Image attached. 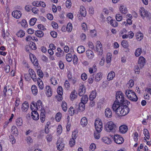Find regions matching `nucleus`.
<instances>
[{
	"mask_svg": "<svg viewBox=\"0 0 151 151\" xmlns=\"http://www.w3.org/2000/svg\"><path fill=\"white\" fill-rule=\"evenodd\" d=\"M88 100V98L86 95H84L81 99V102L86 104L87 103Z\"/></svg>",
	"mask_w": 151,
	"mask_h": 151,
	"instance_id": "e433bc0d",
	"label": "nucleus"
},
{
	"mask_svg": "<svg viewBox=\"0 0 151 151\" xmlns=\"http://www.w3.org/2000/svg\"><path fill=\"white\" fill-rule=\"evenodd\" d=\"M86 104L81 102L79 104V109L81 111H83L85 109V104Z\"/></svg>",
	"mask_w": 151,
	"mask_h": 151,
	"instance_id": "79ce46f5",
	"label": "nucleus"
},
{
	"mask_svg": "<svg viewBox=\"0 0 151 151\" xmlns=\"http://www.w3.org/2000/svg\"><path fill=\"white\" fill-rule=\"evenodd\" d=\"M142 53V49L138 48L137 49L135 52V55L136 57L139 56Z\"/></svg>",
	"mask_w": 151,
	"mask_h": 151,
	"instance_id": "a18cd8bd",
	"label": "nucleus"
},
{
	"mask_svg": "<svg viewBox=\"0 0 151 151\" xmlns=\"http://www.w3.org/2000/svg\"><path fill=\"white\" fill-rule=\"evenodd\" d=\"M140 13L141 16L144 19L145 17H146L149 19L150 18V13L148 12L145 10L144 8H141L140 9Z\"/></svg>",
	"mask_w": 151,
	"mask_h": 151,
	"instance_id": "423d86ee",
	"label": "nucleus"
},
{
	"mask_svg": "<svg viewBox=\"0 0 151 151\" xmlns=\"http://www.w3.org/2000/svg\"><path fill=\"white\" fill-rule=\"evenodd\" d=\"M29 73L33 80L34 81H36L37 80V76L34 70L30 68L29 70Z\"/></svg>",
	"mask_w": 151,
	"mask_h": 151,
	"instance_id": "ddd939ff",
	"label": "nucleus"
},
{
	"mask_svg": "<svg viewBox=\"0 0 151 151\" xmlns=\"http://www.w3.org/2000/svg\"><path fill=\"white\" fill-rule=\"evenodd\" d=\"M119 10L122 14H126L127 12V10L126 7L124 5L120 6L119 8Z\"/></svg>",
	"mask_w": 151,
	"mask_h": 151,
	"instance_id": "b1692460",
	"label": "nucleus"
},
{
	"mask_svg": "<svg viewBox=\"0 0 151 151\" xmlns=\"http://www.w3.org/2000/svg\"><path fill=\"white\" fill-rule=\"evenodd\" d=\"M29 45L30 48L32 50H35L37 49L35 44L32 42H30Z\"/></svg>",
	"mask_w": 151,
	"mask_h": 151,
	"instance_id": "49530a36",
	"label": "nucleus"
},
{
	"mask_svg": "<svg viewBox=\"0 0 151 151\" xmlns=\"http://www.w3.org/2000/svg\"><path fill=\"white\" fill-rule=\"evenodd\" d=\"M140 67L139 65H137L134 67V70L136 73L139 74L140 72Z\"/></svg>",
	"mask_w": 151,
	"mask_h": 151,
	"instance_id": "680f3d73",
	"label": "nucleus"
},
{
	"mask_svg": "<svg viewBox=\"0 0 151 151\" xmlns=\"http://www.w3.org/2000/svg\"><path fill=\"white\" fill-rule=\"evenodd\" d=\"M16 124L18 126H20L23 124L22 120L20 117L17 118L16 119Z\"/></svg>",
	"mask_w": 151,
	"mask_h": 151,
	"instance_id": "f704fd0d",
	"label": "nucleus"
},
{
	"mask_svg": "<svg viewBox=\"0 0 151 151\" xmlns=\"http://www.w3.org/2000/svg\"><path fill=\"white\" fill-rule=\"evenodd\" d=\"M31 114L32 118L34 120H37L39 119V115L36 111H32L31 113Z\"/></svg>",
	"mask_w": 151,
	"mask_h": 151,
	"instance_id": "f3484780",
	"label": "nucleus"
},
{
	"mask_svg": "<svg viewBox=\"0 0 151 151\" xmlns=\"http://www.w3.org/2000/svg\"><path fill=\"white\" fill-rule=\"evenodd\" d=\"M96 91H92L89 96L90 100H93L96 96Z\"/></svg>",
	"mask_w": 151,
	"mask_h": 151,
	"instance_id": "7c9ffc66",
	"label": "nucleus"
},
{
	"mask_svg": "<svg viewBox=\"0 0 151 151\" xmlns=\"http://www.w3.org/2000/svg\"><path fill=\"white\" fill-rule=\"evenodd\" d=\"M31 90L33 94L36 95L37 93V89L35 85H33L31 87Z\"/></svg>",
	"mask_w": 151,
	"mask_h": 151,
	"instance_id": "72a5a7b5",
	"label": "nucleus"
},
{
	"mask_svg": "<svg viewBox=\"0 0 151 151\" xmlns=\"http://www.w3.org/2000/svg\"><path fill=\"white\" fill-rule=\"evenodd\" d=\"M35 35L37 37H42L44 35L43 32L41 30H37L35 32Z\"/></svg>",
	"mask_w": 151,
	"mask_h": 151,
	"instance_id": "4c0bfd02",
	"label": "nucleus"
},
{
	"mask_svg": "<svg viewBox=\"0 0 151 151\" xmlns=\"http://www.w3.org/2000/svg\"><path fill=\"white\" fill-rule=\"evenodd\" d=\"M42 3V1H34L32 3V4L34 6L39 7L41 6Z\"/></svg>",
	"mask_w": 151,
	"mask_h": 151,
	"instance_id": "09e8293b",
	"label": "nucleus"
},
{
	"mask_svg": "<svg viewBox=\"0 0 151 151\" xmlns=\"http://www.w3.org/2000/svg\"><path fill=\"white\" fill-rule=\"evenodd\" d=\"M135 36L136 39L138 41H141L143 38V35L140 32L137 33Z\"/></svg>",
	"mask_w": 151,
	"mask_h": 151,
	"instance_id": "bb28decb",
	"label": "nucleus"
},
{
	"mask_svg": "<svg viewBox=\"0 0 151 151\" xmlns=\"http://www.w3.org/2000/svg\"><path fill=\"white\" fill-rule=\"evenodd\" d=\"M26 40L27 41H30V42H32L31 41L32 40L37 41H38V39L35 37H32L29 35L26 37Z\"/></svg>",
	"mask_w": 151,
	"mask_h": 151,
	"instance_id": "c756f323",
	"label": "nucleus"
},
{
	"mask_svg": "<svg viewBox=\"0 0 151 151\" xmlns=\"http://www.w3.org/2000/svg\"><path fill=\"white\" fill-rule=\"evenodd\" d=\"M12 15L14 18L18 19L21 17L22 13L20 11L16 10L12 12Z\"/></svg>",
	"mask_w": 151,
	"mask_h": 151,
	"instance_id": "4468645a",
	"label": "nucleus"
},
{
	"mask_svg": "<svg viewBox=\"0 0 151 151\" xmlns=\"http://www.w3.org/2000/svg\"><path fill=\"white\" fill-rule=\"evenodd\" d=\"M144 134L147 139H149V134L148 131L147 129H144Z\"/></svg>",
	"mask_w": 151,
	"mask_h": 151,
	"instance_id": "3c124183",
	"label": "nucleus"
},
{
	"mask_svg": "<svg viewBox=\"0 0 151 151\" xmlns=\"http://www.w3.org/2000/svg\"><path fill=\"white\" fill-rule=\"evenodd\" d=\"M96 50L98 52V54L101 55L103 53V48L102 45L100 41H97L96 43Z\"/></svg>",
	"mask_w": 151,
	"mask_h": 151,
	"instance_id": "1a4fd4ad",
	"label": "nucleus"
},
{
	"mask_svg": "<svg viewBox=\"0 0 151 151\" xmlns=\"http://www.w3.org/2000/svg\"><path fill=\"white\" fill-rule=\"evenodd\" d=\"M80 12L81 15L84 17H85L87 14L85 8L83 6H81Z\"/></svg>",
	"mask_w": 151,
	"mask_h": 151,
	"instance_id": "393cba45",
	"label": "nucleus"
},
{
	"mask_svg": "<svg viewBox=\"0 0 151 151\" xmlns=\"http://www.w3.org/2000/svg\"><path fill=\"white\" fill-rule=\"evenodd\" d=\"M70 98L71 100L73 101L77 97V93L75 91H72L70 94Z\"/></svg>",
	"mask_w": 151,
	"mask_h": 151,
	"instance_id": "c9c22d12",
	"label": "nucleus"
},
{
	"mask_svg": "<svg viewBox=\"0 0 151 151\" xmlns=\"http://www.w3.org/2000/svg\"><path fill=\"white\" fill-rule=\"evenodd\" d=\"M116 126L112 121L107 122L104 126V129L107 132H114L115 131Z\"/></svg>",
	"mask_w": 151,
	"mask_h": 151,
	"instance_id": "20e7f679",
	"label": "nucleus"
},
{
	"mask_svg": "<svg viewBox=\"0 0 151 151\" xmlns=\"http://www.w3.org/2000/svg\"><path fill=\"white\" fill-rule=\"evenodd\" d=\"M127 127L125 125H121L119 127V131L121 133L123 134L126 133L127 132Z\"/></svg>",
	"mask_w": 151,
	"mask_h": 151,
	"instance_id": "aec40b11",
	"label": "nucleus"
},
{
	"mask_svg": "<svg viewBox=\"0 0 151 151\" xmlns=\"http://www.w3.org/2000/svg\"><path fill=\"white\" fill-rule=\"evenodd\" d=\"M114 141L116 143L118 144H121L124 141V139L121 136L118 134L114 135Z\"/></svg>",
	"mask_w": 151,
	"mask_h": 151,
	"instance_id": "0eeeda50",
	"label": "nucleus"
},
{
	"mask_svg": "<svg viewBox=\"0 0 151 151\" xmlns=\"http://www.w3.org/2000/svg\"><path fill=\"white\" fill-rule=\"evenodd\" d=\"M61 106L63 111H66L67 110V104L66 102L63 101L62 103Z\"/></svg>",
	"mask_w": 151,
	"mask_h": 151,
	"instance_id": "c03bdc74",
	"label": "nucleus"
},
{
	"mask_svg": "<svg viewBox=\"0 0 151 151\" xmlns=\"http://www.w3.org/2000/svg\"><path fill=\"white\" fill-rule=\"evenodd\" d=\"M127 86L129 88L132 87L134 85V82L132 80H130L127 83Z\"/></svg>",
	"mask_w": 151,
	"mask_h": 151,
	"instance_id": "864d4df0",
	"label": "nucleus"
},
{
	"mask_svg": "<svg viewBox=\"0 0 151 151\" xmlns=\"http://www.w3.org/2000/svg\"><path fill=\"white\" fill-rule=\"evenodd\" d=\"M29 108V104L27 101H25L22 104L21 108L22 111H26Z\"/></svg>",
	"mask_w": 151,
	"mask_h": 151,
	"instance_id": "6ab92c4d",
	"label": "nucleus"
},
{
	"mask_svg": "<svg viewBox=\"0 0 151 151\" xmlns=\"http://www.w3.org/2000/svg\"><path fill=\"white\" fill-rule=\"evenodd\" d=\"M37 19L35 18H33L30 20L29 24L31 26H33L36 23Z\"/></svg>",
	"mask_w": 151,
	"mask_h": 151,
	"instance_id": "603ef678",
	"label": "nucleus"
},
{
	"mask_svg": "<svg viewBox=\"0 0 151 151\" xmlns=\"http://www.w3.org/2000/svg\"><path fill=\"white\" fill-rule=\"evenodd\" d=\"M102 73L101 72L97 73L95 77V80L97 82L101 80L102 77Z\"/></svg>",
	"mask_w": 151,
	"mask_h": 151,
	"instance_id": "5701e85b",
	"label": "nucleus"
},
{
	"mask_svg": "<svg viewBox=\"0 0 151 151\" xmlns=\"http://www.w3.org/2000/svg\"><path fill=\"white\" fill-rule=\"evenodd\" d=\"M32 104L33 105L34 107L36 108L37 110H40V109H42V103L41 101L40 100H38L36 103L33 101L32 102Z\"/></svg>",
	"mask_w": 151,
	"mask_h": 151,
	"instance_id": "f8f14e48",
	"label": "nucleus"
},
{
	"mask_svg": "<svg viewBox=\"0 0 151 151\" xmlns=\"http://www.w3.org/2000/svg\"><path fill=\"white\" fill-rule=\"evenodd\" d=\"M86 92V88L83 84L80 85L78 90V94L80 96H82Z\"/></svg>",
	"mask_w": 151,
	"mask_h": 151,
	"instance_id": "9b49d317",
	"label": "nucleus"
},
{
	"mask_svg": "<svg viewBox=\"0 0 151 151\" xmlns=\"http://www.w3.org/2000/svg\"><path fill=\"white\" fill-rule=\"evenodd\" d=\"M95 126L97 132H101L102 129V123L101 120H96L95 122Z\"/></svg>",
	"mask_w": 151,
	"mask_h": 151,
	"instance_id": "39448f33",
	"label": "nucleus"
},
{
	"mask_svg": "<svg viewBox=\"0 0 151 151\" xmlns=\"http://www.w3.org/2000/svg\"><path fill=\"white\" fill-rule=\"evenodd\" d=\"M32 58L31 57H30V59L31 60V61L35 66L38 67L39 65V64L38 63V60L35 56L33 55H32Z\"/></svg>",
	"mask_w": 151,
	"mask_h": 151,
	"instance_id": "412c9836",
	"label": "nucleus"
},
{
	"mask_svg": "<svg viewBox=\"0 0 151 151\" xmlns=\"http://www.w3.org/2000/svg\"><path fill=\"white\" fill-rule=\"evenodd\" d=\"M110 24L113 27H116L117 26L118 23L115 20H111Z\"/></svg>",
	"mask_w": 151,
	"mask_h": 151,
	"instance_id": "5fc2aeb1",
	"label": "nucleus"
},
{
	"mask_svg": "<svg viewBox=\"0 0 151 151\" xmlns=\"http://www.w3.org/2000/svg\"><path fill=\"white\" fill-rule=\"evenodd\" d=\"M17 35L20 37H22L24 36V32L22 30H19L17 33Z\"/></svg>",
	"mask_w": 151,
	"mask_h": 151,
	"instance_id": "37998d69",
	"label": "nucleus"
},
{
	"mask_svg": "<svg viewBox=\"0 0 151 151\" xmlns=\"http://www.w3.org/2000/svg\"><path fill=\"white\" fill-rule=\"evenodd\" d=\"M65 57L66 60L68 62H71L73 59V56L70 53H68L67 54Z\"/></svg>",
	"mask_w": 151,
	"mask_h": 151,
	"instance_id": "a19ab883",
	"label": "nucleus"
},
{
	"mask_svg": "<svg viewBox=\"0 0 151 151\" xmlns=\"http://www.w3.org/2000/svg\"><path fill=\"white\" fill-rule=\"evenodd\" d=\"M105 115L106 117L111 118L112 116V112L111 109L109 108H107L105 110Z\"/></svg>",
	"mask_w": 151,
	"mask_h": 151,
	"instance_id": "2eb2a0df",
	"label": "nucleus"
},
{
	"mask_svg": "<svg viewBox=\"0 0 151 151\" xmlns=\"http://www.w3.org/2000/svg\"><path fill=\"white\" fill-rule=\"evenodd\" d=\"M116 19L117 21L119 22L122 20V17L120 14H116Z\"/></svg>",
	"mask_w": 151,
	"mask_h": 151,
	"instance_id": "e2e57ef3",
	"label": "nucleus"
},
{
	"mask_svg": "<svg viewBox=\"0 0 151 151\" xmlns=\"http://www.w3.org/2000/svg\"><path fill=\"white\" fill-rule=\"evenodd\" d=\"M102 141L107 144H111V139L110 138L106 137H104L102 138Z\"/></svg>",
	"mask_w": 151,
	"mask_h": 151,
	"instance_id": "c85d7f7f",
	"label": "nucleus"
},
{
	"mask_svg": "<svg viewBox=\"0 0 151 151\" xmlns=\"http://www.w3.org/2000/svg\"><path fill=\"white\" fill-rule=\"evenodd\" d=\"M127 103L130 104V102L127 100L124 99V94L121 91L118 92L116 93V99L113 104H116Z\"/></svg>",
	"mask_w": 151,
	"mask_h": 151,
	"instance_id": "f03ea898",
	"label": "nucleus"
},
{
	"mask_svg": "<svg viewBox=\"0 0 151 151\" xmlns=\"http://www.w3.org/2000/svg\"><path fill=\"white\" fill-rule=\"evenodd\" d=\"M115 76V73L113 71H111L108 74L107 76V79L108 81L112 80Z\"/></svg>",
	"mask_w": 151,
	"mask_h": 151,
	"instance_id": "4be33fe9",
	"label": "nucleus"
},
{
	"mask_svg": "<svg viewBox=\"0 0 151 151\" xmlns=\"http://www.w3.org/2000/svg\"><path fill=\"white\" fill-rule=\"evenodd\" d=\"M85 48L83 46H79L77 49V51L79 53H82L85 51Z\"/></svg>",
	"mask_w": 151,
	"mask_h": 151,
	"instance_id": "2f4dec72",
	"label": "nucleus"
},
{
	"mask_svg": "<svg viewBox=\"0 0 151 151\" xmlns=\"http://www.w3.org/2000/svg\"><path fill=\"white\" fill-rule=\"evenodd\" d=\"M78 59L77 56L75 55H74L73 58V62L75 65H77L78 63Z\"/></svg>",
	"mask_w": 151,
	"mask_h": 151,
	"instance_id": "4d7b16f0",
	"label": "nucleus"
},
{
	"mask_svg": "<svg viewBox=\"0 0 151 151\" xmlns=\"http://www.w3.org/2000/svg\"><path fill=\"white\" fill-rule=\"evenodd\" d=\"M69 114L70 116H72L74 114L75 110L74 108L72 107H70L68 111Z\"/></svg>",
	"mask_w": 151,
	"mask_h": 151,
	"instance_id": "8fccbe9b",
	"label": "nucleus"
},
{
	"mask_svg": "<svg viewBox=\"0 0 151 151\" xmlns=\"http://www.w3.org/2000/svg\"><path fill=\"white\" fill-rule=\"evenodd\" d=\"M74 133V132H73L72 135V137L70 139L69 141V144L71 147H73L75 144V140L74 139V138H73V136Z\"/></svg>",
	"mask_w": 151,
	"mask_h": 151,
	"instance_id": "58836bf2",
	"label": "nucleus"
},
{
	"mask_svg": "<svg viewBox=\"0 0 151 151\" xmlns=\"http://www.w3.org/2000/svg\"><path fill=\"white\" fill-rule=\"evenodd\" d=\"M100 132H95L94 133V138L96 139H99L100 137Z\"/></svg>",
	"mask_w": 151,
	"mask_h": 151,
	"instance_id": "13d9d810",
	"label": "nucleus"
},
{
	"mask_svg": "<svg viewBox=\"0 0 151 151\" xmlns=\"http://www.w3.org/2000/svg\"><path fill=\"white\" fill-rule=\"evenodd\" d=\"M121 45L124 47L126 48L128 46V42L125 40H123L121 42Z\"/></svg>",
	"mask_w": 151,
	"mask_h": 151,
	"instance_id": "0e129e2a",
	"label": "nucleus"
},
{
	"mask_svg": "<svg viewBox=\"0 0 151 151\" xmlns=\"http://www.w3.org/2000/svg\"><path fill=\"white\" fill-rule=\"evenodd\" d=\"M73 26L72 24L70 22L68 23L67 26L66 30L68 32H70L72 29Z\"/></svg>",
	"mask_w": 151,
	"mask_h": 151,
	"instance_id": "ea45409f",
	"label": "nucleus"
},
{
	"mask_svg": "<svg viewBox=\"0 0 151 151\" xmlns=\"http://www.w3.org/2000/svg\"><path fill=\"white\" fill-rule=\"evenodd\" d=\"M57 93L59 95H62L63 88L62 87L59 86L58 87L57 89Z\"/></svg>",
	"mask_w": 151,
	"mask_h": 151,
	"instance_id": "bf43d9fd",
	"label": "nucleus"
},
{
	"mask_svg": "<svg viewBox=\"0 0 151 151\" xmlns=\"http://www.w3.org/2000/svg\"><path fill=\"white\" fill-rule=\"evenodd\" d=\"M145 63V59L142 56L139 57L138 61V65L139 66L140 69L143 67Z\"/></svg>",
	"mask_w": 151,
	"mask_h": 151,
	"instance_id": "9d476101",
	"label": "nucleus"
},
{
	"mask_svg": "<svg viewBox=\"0 0 151 151\" xmlns=\"http://www.w3.org/2000/svg\"><path fill=\"white\" fill-rule=\"evenodd\" d=\"M12 133L14 134H17L18 133L17 128L15 126H13L11 129Z\"/></svg>",
	"mask_w": 151,
	"mask_h": 151,
	"instance_id": "de8ad7c7",
	"label": "nucleus"
},
{
	"mask_svg": "<svg viewBox=\"0 0 151 151\" xmlns=\"http://www.w3.org/2000/svg\"><path fill=\"white\" fill-rule=\"evenodd\" d=\"M61 117V114L60 112L58 113L55 116V119L58 122L60 121Z\"/></svg>",
	"mask_w": 151,
	"mask_h": 151,
	"instance_id": "6e6d98bb",
	"label": "nucleus"
},
{
	"mask_svg": "<svg viewBox=\"0 0 151 151\" xmlns=\"http://www.w3.org/2000/svg\"><path fill=\"white\" fill-rule=\"evenodd\" d=\"M87 123V120L86 117H83L81 119V124L82 127H84L86 126Z\"/></svg>",
	"mask_w": 151,
	"mask_h": 151,
	"instance_id": "a878e982",
	"label": "nucleus"
},
{
	"mask_svg": "<svg viewBox=\"0 0 151 151\" xmlns=\"http://www.w3.org/2000/svg\"><path fill=\"white\" fill-rule=\"evenodd\" d=\"M40 116L41 121L43 123L44 122L45 118V112L44 111H42L41 112Z\"/></svg>",
	"mask_w": 151,
	"mask_h": 151,
	"instance_id": "473e14b6",
	"label": "nucleus"
},
{
	"mask_svg": "<svg viewBox=\"0 0 151 151\" xmlns=\"http://www.w3.org/2000/svg\"><path fill=\"white\" fill-rule=\"evenodd\" d=\"M46 94L48 97H50L52 94V91L50 87L47 86L45 87Z\"/></svg>",
	"mask_w": 151,
	"mask_h": 151,
	"instance_id": "dca6fc26",
	"label": "nucleus"
},
{
	"mask_svg": "<svg viewBox=\"0 0 151 151\" xmlns=\"http://www.w3.org/2000/svg\"><path fill=\"white\" fill-rule=\"evenodd\" d=\"M125 94L128 98L132 101H136L138 100L135 93L132 90H127L125 91Z\"/></svg>",
	"mask_w": 151,
	"mask_h": 151,
	"instance_id": "7ed1b4c3",
	"label": "nucleus"
},
{
	"mask_svg": "<svg viewBox=\"0 0 151 151\" xmlns=\"http://www.w3.org/2000/svg\"><path fill=\"white\" fill-rule=\"evenodd\" d=\"M129 104L125 103L117 104H113L112 109L118 116H124L127 114L129 112V109L128 107Z\"/></svg>",
	"mask_w": 151,
	"mask_h": 151,
	"instance_id": "f257e3e1",
	"label": "nucleus"
},
{
	"mask_svg": "<svg viewBox=\"0 0 151 151\" xmlns=\"http://www.w3.org/2000/svg\"><path fill=\"white\" fill-rule=\"evenodd\" d=\"M62 131V127L61 125H59L58 126V128L57 132L58 134H60L61 133Z\"/></svg>",
	"mask_w": 151,
	"mask_h": 151,
	"instance_id": "69168bd1",
	"label": "nucleus"
},
{
	"mask_svg": "<svg viewBox=\"0 0 151 151\" xmlns=\"http://www.w3.org/2000/svg\"><path fill=\"white\" fill-rule=\"evenodd\" d=\"M37 74L38 76L41 78H43V74L42 73V70L38 69L37 70Z\"/></svg>",
	"mask_w": 151,
	"mask_h": 151,
	"instance_id": "338daca9",
	"label": "nucleus"
},
{
	"mask_svg": "<svg viewBox=\"0 0 151 151\" xmlns=\"http://www.w3.org/2000/svg\"><path fill=\"white\" fill-rule=\"evenodd\" d=\"M10 67L8 65H6L4 67V70L6 73H8L9 72Z\"/></svg>",
	"mask_w": 151,
	"mask_h": 151,
	"instance_id": "774afa93",
	"label": "nucleus"
},
{
	"mask_svg": "<svg viewBox=\"0 0 151 151\" xmlns=\"http://www.w3.org/2000/svg\"><path fill=\"white\" fill-rule=\"evenodd\" d=\"M21 24L22 26L24 27H27L28 25L27 22L25 19H23L21 22Z\"/></svg>",
	"mask_w": 151,
	"mask_h": 151,
	"instance_id": "052dcab7",
	"label": "nucleus"
},
{
	"mask_svg": "<svg viewBox=\"0 0 151 151\" xmlns=\"http://www.w3.org/2000/svg\"><path fill=\"white\" fill-rule=\"evenodd\" d=\"M87 57L90 59L93 58L94 57V53L91 50H88L86 52Z\"/></svg>",
	"mask_w": 151,
	"mask_h": 151,
	"instance_id": "a211bd4d",
	"label": "nucleus"
},
{
	"mask_svg": "<svg viewBox=\"0 0 151 151\" xmlns=\"http://www.w3.org/2000/svg\"><path fill=\"white\" fill-rule=\"evenodd\" d=\"M37 83L40 88L41 90L43 89L44 86L42 80L40 78H38L37 79Z\"/></svg>",
	"mask_w": 151,
	"mask_h": 151,
	"instance_id": "cd10ccee",
	"label": "nucleus"
},
{
	"mask_svg": "<svg viewBox=\"0 0 151 151\" xmlns=\"http://www.w3.org/2000/svg\"><path fill=\"white\" fill-rule=\"evenodd\" d=\"M56 145L58 150L59 151L63 150L64 147V144L62 142V139L60 138L58 140Z\"/></svg>",
	"mask_w": 151,
	"mask_h": 151,
	"instance_id": "6e6552de",
	"label": "nucleus"
}]
</instances>
